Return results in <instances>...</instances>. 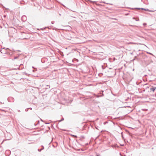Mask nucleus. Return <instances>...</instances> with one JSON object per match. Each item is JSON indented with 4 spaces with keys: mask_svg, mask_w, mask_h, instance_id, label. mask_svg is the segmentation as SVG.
<instances>
[{
    "mask_svg": "<svg viewBox=\"0 0 156 156\" xmlns=\"http://www.w3.org/2000/svg\"><path fill=\"white\" fill-rule=\"evenodd\" d=\"M22 20L24 21L26 20V17L25 16H23L22 17Z\"/></svg>",
    "mask_w": 156,
    "mask_h": 156,
    "instance_id": "1",
    "label": "nucleus"
},
{
    "mask_svg": "<svg viewBox=\"0 0 156 156\" xmlns=\"http://www.w3.org/2000/svg\"><path fill=\"white\" fill-rule=\"evenodd\" d=\"M156 89V87H152L150 89V90L151 91L154 92Z\"/></svg>",
    "mask_w": 156,
    "mask_h": 156,
    "instance_id": "2",
    "label": "nucleus"
},
{
    "mask_svg": "<svg viewBox=\"0 0 156 156\" xmlns=\"http://www.w3.org/2000/svg\"><path fill=\"white\" fill-rule=\"evenodd\" d=\"M133 19L135 20H136V21H139V18L136 19L135 18L133 17Z\"/></svg>",
    "mask_w": 156,
    "mask_h": 156,
    "instance_id": "3",
    "label": "nucleus"
},
{
    "mask_svg": "<svg viewBox=\"0 0 156 156\" xmlns=\"http://www.w3.org/2000/svg\"><path fill=\"white\" fill-rule=\"evenodd\" d=\"M1 53H5V54H6V51H3L2 50H1Z\"/></svg>",
    "mask_w": 156,
    "mask_h": 156,
    "instance_id": "4",
    "label": "nucleus"
},
{
    "mask_svg": "<svg viewBox=\"0 0 156 156\" xmlns=\"http://www.w3.org/2000/svg\"><path fill=\"white\" fill-rule=\"evenodd\" d=\"M144 9L145 11H148V12H149V10L148 9Z\"/></svg>",
    "mask_w": 156,
    "mask_h": 156,
    "instance_id": "5",
    "label": "nucleus"
},
{
    "mask_svg": "<svg viewBox=\"0 0 156 156\" xmlns=\"http://www.w3.org/2000/svg\"><path fill=\"white\" fill-rule=\"evenodd\" d=\"M42 147L41 149V150H42L44 149V147L43 146H42Z\"/></svg>",
    "mask_w": 156,
    "mask_h": 156,
    "instance_id": "6",
    "label": "nucleus"
},
{
    "mask_svg": "<svg viewBox=\"0 0 156 156\" xmlns=\"http://www.w3.org/2000/svg\"><path fill=\"white\" fill-rule=\"evenodd\" d=\"M147 25V24L146 23H144L143 24V25L144 26H145V25Z\"/></svg>",
    "mask_w": 156,
    "mask_h": 156,
    "instance_id": "7",
    "label": "nucleus"
},
{
    "mask_svg": "<svg viewBox=\"0 0 156 156\" xmlns=\"http://www.w3.org/2000/svg\"><path fill=\"white\" fill-rule=\"evenodd\" d=\"M7 152H9V150H7L6 151V152H5V153H7Z\"/></svg>",
    "mask_w": 156,
    "mask_h": 156,
    "instance_id": "8",
    "label": "nucleus"
},
{
    "mask_svg": "<svg viewBox=\"0 0 156 156\" xmlns=\"http://www.w3.org/2000/svg\"><path fill=\"white\" fill-rule=\"evenodd\" d=\"M149 12H154V11H153V10H149Z\"/></svg>",
    "mask_w": 156,
    "mask_h": 156,
    "instance_id": "9",
    "label": "nucleus"
},
{
    "mask_svg": "<svg viewBox=\"0 0 156 156\" xmlns=\"http://www.w3.org/2000/svg\"><path fill=\"white\" fill-rule=\"evenodd\" d=\"M64 119H63V118L62 120H60L59 121V122H61V121H62L63 120H64Z\"/></svg>",
    "mask_w": 156,
    "mask_h": 156,
    "instance_id": "10",
    "label": "nucleus"
},
{
    "mask_svg": "<svg viewBox=\"0 0 156 156\" xmlns=\"http://www.w3.org/2000/svg\"><path fill=\"white\" fill-rule=\"evenodd\" d=\"M38 151H41V149H38Z\"/></svg>",
    "mask_w": 156,
    "mask_h": 156,
    "instance_id": "11",
    "label": "nucleus"
},
{
    "mask_svg": "<svg viewBox=\"0 0 156 156\" xmlns=\"http://www.w3.org/2000/svg\"><path fill=\"white\" fill-rule=\"evenodd\" d=\"M136 58V56H135V57H134V58L133 59V60H135Z\"/></svg>",
    "mask_w": 156,
    "mask_h": 156,
    "instance_id": "12",
    "label": "nucleus"
},
{
    "mask_svg": "<svg viewBox=\"0 0 156 156\" xmlns=\"http://www.w3.org/2000/svg\"><path fill=\"white\" fill-rule=\"evenodd\" d=\"M73 136L75 137H77V136H75V135H73Z\"/></svg>",
    "mask_w": 156,
    "mask_h": 156,
    "instance_id": "13",
    "label": "nucleus"
},
{
    "mask_svg": "<svg viewBox=\"0 0 156 156\" xmlns=\"http://www.w3.org/2000/svg\"><path fill=\"white\" fill-rule=\"evenodd\" d=\"M5 17H6V16H5V15H4V18H5Z\"/></svg>",
    "mask_w": 156,
    "mask_h": 156,
    "instance_id": "14",
    "label": "nucleus"
},
{
    "mask_svg": "<svg viewBox=\"0 0 156 156\" xmlns=\"http://www.w3.org/2000/svg\"><path fill=\"white\" fill-rule=\"evenodd\" d=\"M29 108L30 109H32V108Z\"/></svg>",
    "mask_w": 156,
    "mask_h": 156,
    "instance_id": "15",
    "label": "nucleus"
},
{
    "mask_svg": "<svg viewBox=\"0 0 156 156\" xmlns=\"http://www.w3.org/2000/svg\"><path fill=\"white\" fill-rule=\"evenodd\" d=\"M25 111H27V109H26L25 110Z\"/></svg>",
    "mask_w": 156,
    "mask_h": 156,
    "instance_id": "16",
    "label": "nucleus"
},
{
    "mask_svg": "<svg viewBox=\"0 0 156 156\" xmlns=\"http://www.w3.org/2000/svg\"><path fill=\"white\" fill-rule=\"evenodd\" d=\"M41 121H43V120L41 119Z\"/></svg>",
    "mask_w": 156,
    "mask_h": 156,
    "instance_id": "17",
    "label": "nucleus"
},
{
    "mask_svg": "<svg viewBox=\"0 0 156 156\" xmlns=\"http://www.w3.org/2000/svg\"><path fill=\"white\" fill-rule=\"evenodd\" d=\"M149 53V54H151V53Z\"/></svg>",
    "mask_w": 156,
    "mask_h": 156,
    "instance_id": "18",
    "label": "nucleus"
},
{
    "mask_svg": "<svg viewBox=\"0 0 156 156\" xmlns=\"http://www.w3.org/2000/svg\"><path fill=\"white\" fill-rule=\"evenodd\" d=\"M5 48H3V49H5Z\"/></svg>",
    "mask_w": 156,
    "mask_h": 156,
    "instance_id": "19",
    "label": "nucleus"
},
{
    "mask_svg": "<svg viewBox=\"0 0 156 156\" xmlns=\"http://www.w3.org/2000/svg\"><path fill=\"white\" fill-rule=\"evenodd\" d=\"M47 86H49V85H47Z\"/></svg>",
    "mask_w": 156,
    "mask_h": 156,
    "instance_id": "20",
    "label": "nucleus"
},
{
    "mask_svg": "<svg viewBox=\"0 0 156 156\" xmlns=\"http://www.w3.org/2000/svg\"><path fill=\"white\" fill-rule=\"evenodd\" d=\"M8 49V48H7L6 49Z\"/></svg>",
    "mask_w": 156,
    "mask_h": 156,
    "instance_id": "21",
    "label": "nucleus"
}]
</instances>
